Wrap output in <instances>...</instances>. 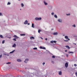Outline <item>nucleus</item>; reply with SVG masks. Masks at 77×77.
<instances>
[{"label": "nucleus", "mask_w": 77, "mask_h": 77, "mask_svg": "<svg viewBox=\"0 0 77 77\" xmlns=\"http://www.w3.org/2000/svg\"><path fill=\"white\" fill-rule=\"evenodd\" d=\"M42 18L41 17H36L35 18V20L38 21V20H41Z\"/></svg>", "instance_id": "obj_1"}, {"label": "nucleus", "mask_w": 77, "mask_h": 77, "mask_svg": "<svg viewBox=\"0 0 77 77\" xmlns=\"http://www.w3.org/2000/svg\"><path fill=\"white\" fill-rule=\"evenodd\" d=\"M65 66L66 68H67L68 66V63H66L65 64Z\"/></svg>", "instance_id": "obj_2"}, {"label": "nucleus", "mask_w": 77, "mask_h": 77, "mask_svg": "<svg viewBox=\"0 0 77 77\" xmlns=\"http://www.w3.org/2000/svg\"><path fill=\"white\" fill-rule=\"evenodd\" d=\"M65 39H68L69 40H70V39H69V38H68V37L67 36H65Z\"/></svg>", "instance_id": "obj_3"}, {"label": "nucleus", "mask_w": 77, "mask_h": 77, "mask_svg": "<svg viewBox=\"0 0 77 77\" xmlns=\"http://www.w3.org/2000/svg\"><path fill=\"white\" fill-rule=\"evenodd\" d=\"M24 24H28V21H27V20L25 21L24 23Z\"/></svg>", "instance_id": "obj_4"}, {"label": "nucleus", "mask_w": 77, "mask_h": 77, "mask_svg": "<svg viewBox=\"0 0 77 77\" xmlns=\"http://www.w3.org/2000/svg\"><path fill=\"white\" fill-rule=\"evenodd\" d=\"M58 73H59V75H62V71H60Z\"/></svg>", "instance_id": "obj_5"}, {"label": "nucleus", "mask_w": 77, "mask_h": 77, "mask_svg": "<svg viewBox=\"0 0 77 77\" xmlns=\"http://www.w3.org/2000/svg\"><path fill=\"white\" fill-rule=\"evenodd\" d=\"M17 62H21L22 61L20 59H17Z\"/></svg>", "instance_id": "obj_6"}, {"label": "nucleus", "mask_w": 77, "mask_h": 77, "mask_svg": "<svg viewBox=\"0 0 77 77\" xmlns=\"http://www.w3.org/2000/svg\"><path fill=\"white\" fill-rule=\"evenodd\" d=\"M58 22H59L60 23H61V22H62V20H61L60 19H58Z\"/></svg>", "instance_id": "obj_7"}, {"label": "nucleus", "mask_w": 77, "mask_h": 77, "mask_svg": "<svg viewBox=\"0 0 77 77\" xmlns=\"http://www.w3.org/2000/svg\"><path fill=\"white\" fill-rule=\"evenodd\" d=\"M28 60H29L27 59H26L24 61V62L25 63H27V62L28 61Z\"/></svg>", "instance_id": "obj_8"}, {"label": "nucleus", "mask_w": 77, "mask_h": 77, "mask_svg": "<svg viewBox=\"0 0 77 77\" xmlns=\"http://www.w3.org/2000/svg\"><path fill=\"white\" fill-rule=\"evenodd\" d=\"M54 35H57V32H54L53 33Z\"/></svg>", "instance_id": "obj_9"}, {"label": "nucleus", "mask_w": 77, "mask_h": 77, "mask_svg": "<svg viewBox=\"0 0 77 77\" xmlns=\"http://www.w3.org/2000/svg\"><path fill=\"white\" fill-rule=\"evenodd\" d=\"M32 28H35V26H34V23L32 24Z\"/></svg>", "instance_id": "obj_10"}, {"label": "nucleus", "mask_w": 77, "mask_h": 77, "mask_svg": "<svg viewBox=\"0 0 77 77\" xmlns=\"http://www.w3.org/2000/svg\"><path fill=\"white\" fill-rule=\"evenodd\" d=\"M16 47V44L14 43L12 47Z\"/></svg>", "instance_id": "obj_11"}, {"label": "nucleus", "mask_w": 77, "mask_h": 77, "mask_svg": "<svg viewBox=\"0 0 77 77\" xmlns=\"http://www.w3.org/2000/svg\"><path fill=\"white\" fill-rule=\"evenodd\" d=\"M66 47L67 48H68V49H70V48L68 46H66Z\"/></svg>", "instance_id": "obj_12"}, {"label": "nucleus", "mask_w": 77, "mask_h": 77, "mask_svg": "<svg viewBox=\"0 0 77 77\" xmlns=\"http://www.w3.org/2000/svg\"><path fill=\"white\" fill-rule=\"evenodd\" d=\"M14 37H15L16 38H15V39H17V38H18V37L17 36V35H14Z\"/></svg>", "instance_id": "obj_13"}, {"label": "nucleus", "mask_w": 77, "mask_h": 77, "mask_svg": "<svg viewBox=\"0 0 77 77\" xmlns=\"http://www.w3.org/2000/svg\"><path fill=\"white\" fill-rule=\"evenodd\" d=\"M31 39H35V38L33 37H31L30 38Z\"/></svg>", "instance_id": "obj_14"}, {"label": "nucleus", "mask_w": 77, "mask_h": 77, "mask_svg": "<svg viewBox=\"0 0 77 77\" xmlns=\"http://www.w3.org/2000/svg\"><path fill=\"white\" fill-rule=\"evenodd\" d=\"M0 37L1 38H3V35H0Z\"/></svg>", "instance_id": "obj_15"}, {"label": "nucleus", "mask_w": 77, "mask_h": 77, "mask_svg": "<svg viewBox=\"0 0 77 77\" xmlns=\"http://www.w3.org/2000/svg\"><path fill=\"white\" fill-rule=\"evenodd\" d=\"M44 4H45V5H47V4H47V3L45 2H44Z\"/></svg>", "instance_id": "obj_16"}, {"label": "nucleus", "mask_w": 77, "mask_h": 77, "mask_svg": "<svg viewBox=\"0 0 77 77\" xmlns=\"http://www.w3.org/2000/svg\"><path fill=\"white\" fill-rule=\"evenodd\" d=\"M37 48H33V50H37Z\"/></svg>", "instance_id": "obj_17"}, {"label": "nucleus", "mask_w": 77, "mask_h": 77, "mask_svg": "<svg viewBox=\"0 0 77 77\" xmlns=\"http://www.w3.org/2000/svg\"><path fill=\"white\" fill-rule=\"evenodd\" d=\"M69 53H74L73 52H69Z\"/></svg>", "instance_id": "obj_18"}, {"label": "nucleus", "mask_w": 77, "mask_h": 77, "mask_svg": "<svg viewBox=\"0 0 77 77\" xmlns=\"http://www.w3.org/2000/svg\"><path fill=\"white\" fill-rule=\"evenodd\" d=\"M54 17H55V18H57V15H55Z\"/></svg>", "instance_id": "obj_19"}, {"label": "nucleus", "mask_w": 77, "mask_h": 77, "mask_svg": "<svg viewBox=\"0 0 77 77\" xmlns=\"http://www.w3.org/2000/svg\"><path fill=\"white\" fill-rule=\"evenodd\" d=\"M20 35L21 36H25V34H20Z\"/></svg>", "instance_id": "obj_20"}, {"label": "nucleus", "mask_w": 77, "mask_h": 77, "mask_svg": "<svg viewBox=\"0 0 77 77\" xmlns=\"http://www.w3.org/2000/svg\"><path fill=\"white\" fill-rule=\"evenodd\" d=\"M5 42V40H3L2 41V44H4Z\"/></svg>", "instance_id": "obj_21"}, {"label": "nucleus", "mask_w": 77, "mask_h": 77, "mask_svg": "<svg viewBox=\"0 0 77 77\" xmlns=\"http://www.w3.org/2000/svg\"><path fill=\"white\" fill-rule=\"evenodd\" d=\"M21 5L22 6V7H23V6H24V4H21Z\"/></svg>", "instance_id": "obj_22"}, {"label": "nucleus", "mask_w": 77, "mask_h": 77, "mask_svg": "<svg viewBox=\"0 0 77 77\" xmlns=\"http://www.w3.org/2000/svg\"><path fill=\"white\" fill-rule=\"evenodd\" d=\"M72 26L74 27H75V24H74V25H72Z\"/></svg>", "instance_id": "obj_23"}, {"label": "nucleus", "mask_w": 77, "mask_h": 77, "mask_svg": "<svg viewBox=\"0 0 77 77\" xmlns=\"http://www.w3.org/2000/svg\"><path fill=\"white\" fill-rule=\"evenodd\" d=\"M45 48L44 47H42V49H44L45 50Z\"/></svg>", "instance_id": "obj_24"}, {"label": "nucleus", "mask_w": 77, "mask_h": 77, "mask_svg": "<svg viewBox=\"0 0 77 77\" xmlns=\"http://www.w3.org/2000/svg\"><path fill=\"white\" fill-rule=\"evenodd\" d=\"M7 5H11V3H10V2H8Z\"/></svg>", "instance_id": "obj_25"}, {"label": "nucleus", "mask_w": 77, "mask_h": 77, "mask_svg": "<svg viewBox=\"0 0 77 77\" xmlns=\"http://www.w3.org/2000/svg\"><path fill=\"white\" fill-rule=\"evenodd\" d=\"M38 33H40V32H41V30L39 29L38 30Z\"/></svg>", "instance_id": "obj_26"}, {"label": "nucleus", "mask_w": 77, "mask_h": 77, "mask_svg": "<svg viewBox=\"0 0 77 77\" xmlns=\"http://www.w3.org/2000/svg\"><path fill=\"white\" fill-rule=\"evenodd\" d=\"M64 41L65 42H68V41H69V40H64Z\"/></svg>", "instance_id": "obj_27"}, {"label": "nucleus", "mask_w": 77, "mask_h": 77, "mask_svg": "<svg viewBox=\"0 0 77 77\" xmlns=\"http://www.w3.org/2000/svg\"><path fill=\"white\" fill-rule=\"evenodd\" d=\"M56 42H57L55 41H53V43L54 42V43H56Z\"/></svg>", "instance_id": "obj_28"}, {"label": "nucleus", "mask_w": 77, "mask_h": 77, "mask_svg": "<svg viewBox=\"0 0 77 77\" xmlns=\"http://www.w3.org/2000/svg\"><path fill=\"white\" fill-rule=\"evenodd\" d=\"M75 74L76 76H77V71L76 72H75Z\"/></svg>", "instance_id": "obj_29"}, {"label": "nucleus", "mask_w": 77, "mask_h": 77, "mask_svg": "<svg viewBox=\"0 0 77 77\" xmlns=\"http://www.w3.org/2000/svg\"><path fill=\"white\" fill-rule=\"evenodd\" d=\"M10 63H11L10 62H8L7 63V64H10Z\"/></svg>", "instance_id": "obj_30"}, {"label": "nucleus", "mask_w": 77, "mask_h": 77, "mask_svg": "<svg viewBox=\"0 0 77 77\" xmlns=\"http://www.w3.org/2000/svg\"><path fill=\"white\" fill-rule=\"evenodd\" d=\"M74 66H77V64H74Z\"/></svg>", "instance_id": "obj_31"}, {"label": "nucleus", "mask_w": 77, "mask_h": 77, "mask_svg": "<svg viewBox=\"0 0 77 77\" xmlns=\"http://www.w3.org/2000/svg\"><path fill=\"white\" fill-rule=\"evenodd\" d=\"M2 57V55H0V58H1Z\"/></svg>", "instance_id": "obj_32"}, {"label": "nucleus", "mask_w": 77, "mask_h": 77, "mask_svg": "<svg viewBox=\"0 0 77 77\" xmlns=\"http://www.w3.org/2000/svg\"><path fill=\"white\" fill-rule=\"evenodd\" d=\"M50 42L51 43H53V41H51Z\"/></svg>", "instance_id": "obj_33"}, {"label": "nucleus", "mask_w": 77, "mask_h": 77, "mask_svg": "<svg viewBox=\"0 0 77 77\" xmlns=\"http://www.w3.org/2000/svg\"><path fill=\"white\" fill-rule=\"evenodd\" d=\"M52 58H55V57L54 56H52Z\"/></svg>", "instance_id": "obj_34"}, {"label": "nucleus", "mask_w": 77, "mask_h": 77, "mask_svg": "<svg viewBox=\"0 0 77 77\" xmlns=\"http://www.w3.org/2000/svg\"><path fill=\"white\" fill-rule=\"evenodd\" d=\"M2 13H0V16H1V15H2Z\"/></svg>", "instance_id": "obj_35"}, {"label": "nucleus", "mask_w": 77, "mask_h": 77, "mask_svg": "<svg viewBox=\"0 0 77 77\" xmlns=\"http://www.w3.org/2000/svg\"><path fill=\"white\" fill-rule=\"evenodd\" d=\"M40 48H41V49H42V46H40Z\"/></svg>", "instance_id": "obj_36"}, {"label": "nucleus", "mask_w": 77, "mask_h": 77, "mask_svg": "<svg viewBox=\"0 0 77 77\" xmlns=\"http://www.w3.org/2000/svg\"><path fill=\"white\" fill-rule=\"evenodd\" d=\"M66 56L67 57H68V54H66Z\"/></svg>", "instance_id": "obj_37"}, {"label": "nucleus", "mask_w": 77, "mask_h": 77, "mask_svg": "<svg viewBox=\"0 0 77 77\" xmlns=\"http://www.w3.org/2000/svg\"><path fill=\"white\" fill-rule=\"evenodd\" d=\"M51 63H54V61H52Z\"/></svg>", "instance_id": "obj_38"}, {"label": "nucleus", "mask_w": 77, "mask_h": 77, "mask_svg": "<svg viewBox=\"0 0 77 77\" xmlns=\"http://www.w3.org/2000/svg\"><path fill=\"white\" fill-rule=\"evenodd\" d=\"M54 13H51V14L52 15H54Z\"/></svg>", "instance_id": "obj_39"}, {"label": "nucleus", "mask_w": 77, "mask_h": 77, "mask_svg": "<svg viewBox=\"0 0 77 77\" xmlns=\"http://www.w3.org/2000/svg\"><path fill=\"white\" fill-rule=\"evenodd\" d=\"M67 15H70V14H66Z\"/></svg>", "instance_id": "obj_40"}, {"label": "nucleus", "mask_w": 77, "mask_h": 77, "mask_svg": "<svg viewBox=\"0 0 77 77\" xmlns=\"http://www.w3.org/2000/svg\"><path fill=\"white\" fill-rule=\"evenodd\" d=\"M13 40H14V41H17V40H16V39H13Z\"/></svg>", "instance_id": "obj_41"}, {"label": "nucleus", "mask_w": 77, "mask_h": 77, "mask_svg": "<svg viewBox=\"0 0 77 77\" xmlns=\"http://www.w3.org/2000/svg\"><path fill=\"white\" fill-rule=\"evenodd\" d=\"M14 51H15V50H14V51H12L13 53H14Z\"/></svg>", "instance_id": "obj_42"}, {"label": "nucleus", "mask_w": 77, "mask_h": 77, "mask_svg": "<svg viewBox=\"0 0 77 77\" xmlns=\"http://www.w3.org/2000/svg\"><path fill=\"white\" fill-rule=\"evenodd\" d=\"M10 53H13V52H12V51H11V52H10Z\"/></svg>", "instance_id": "obj_43"}, {"label": "nucleus", "mask_w": 77, "mask_h": 77, "mask_svg": "<svg viewBox=\"0 0 77 77\" xmlns=\"http://www.w3.org/2000/svg\"><path fill=\"white\" fill-rule=\"evenodd\" d=\"M43 65H44V64H45V63H43Z\"/></svg>", "instance_id": "obj_44"}, {"label": "nucleus", "mask_w": 77, "mask_h": 77, "mask_svg": "<svg viewBox=\"0 0 77 77\" xmlns=\"http://www.w3.org/2000/svg\"><path fill=\"white\" fill-rule=\"evenodd\" d=\"M45 39L46 40H47V38H46Z\"/></svg>", "instance_id": "obj_45"}, {"label": "nucleus", "mask_w": 77, "mask_h": 77, "mask_svg": "<svg viewBox=\"0 0 77 77\" xmlns=\"http://www.w3.org/2000/svg\"><path fill=\"white\" fill-rule=\"evenodd\" d=\"M28 25H30V23H28Z\"/></svg>", "instance_id": "obj_46"}, {"label": "nucleus", "mask_w": 77, "mask_h": 77, "mask_svg": "<svg viewBox=\"0 0 77 77\" xmlns=\"http://www.w3.org/2000/svg\"><path fill=\"white\" fill-rule=\"evenodd\" d=\"M41 39H43V38H42V37H41Z\"/></svg>", "instance_id": "obj_47"}, {"label": "nucleus", "mask_w": 77, "mask_h": 77, "mask_svg": "<svg viewBox=\"0 0 77 77\" xmlns=\"http://www.w3.org/2000/svg\"><path fill=\"white\" fill-rule=\"evenodd\" d=\"M65 51H66H66H67V50H65Z\"/></svg>", "instance_id": "obj_48"}, {"label": "nucleus", "mask_w": 77, "mask_h": 77, "mask_svg": "<svg viewBox=\"0 0 77 77\" xmlns=\"http://www.w3.org/2000/svg\"><path fill=\"white\" fill-rule=\"evenodd\" d=\"M53 30V29H52V30Z\"/></svg>", "instance_id": "obj_49"}, {"label": "nucleus", "mask_w": 77, "mask_h": 77, "mask_svg": "<svg viewBox=\"0 0 77 77\" xmlns=\"http://www.w3.org/2000/svg\"><path fill=\"white\" fill-rule=\"evenodd\" d=\"M75 45H76V44H75Z\"/></svg>", "instance_id": "obj_50"}, {"label": "nucleus", "mask_w": 77, "mask_h": 77, "mask_svg": "<svg viewBox=\"0 0 77 77\" xmlns=\"http://www.w3.org/2000/svg\"><path fill=\"white\" fill-rule=\"evenodd\" d=\"M19 1H20V0H18Z\"/></svg>", "instance_id": "obj_51"}, {"label": "nucleus", "mask_w": 77, "mask_h": 77, "mask_svg": "<svg viewBox=\"0 0 77 77\" xmlns=\"http://www.w3.org/2000/svg\"><path fill=\"white\" fill-rule=\"evenodd\" d=\"M20 9V10H21V9Z\"/></svg>", "instance_id": "obj_52"}]
</instances>
